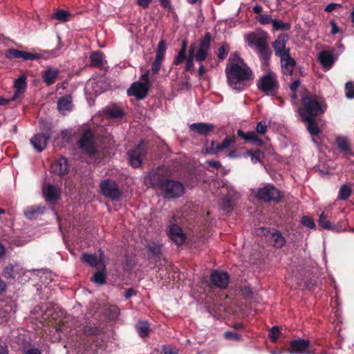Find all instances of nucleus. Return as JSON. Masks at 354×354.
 I'll use <instances>...</instances> for the list:
<instances>
[{
  "label": "nucleus",
  "instance_id": "62",
  "mask_svg": "<svg viewBox=\"0 0 354 354\" xmlns=\"http://www.w3.org/2000/svg\"><path fill=\"white\" fill-rule=\"evenodd\" d=\"M237 61L239 63L243 64V59L238 55L237 53H234L231 55L229 59V63Z\"/></svg>",
  "mask_w": 354,
  "mask_h": 354
},
{
  "label": "nucleus",
  "instance_id": "55",
  "mask_svg": "<svg viewBox=\"0 0 354 354\" xmlns=\"http://www.w3.org/2000/svg\"><path fill=\"white\" fill-rule=\"evenodd\" d=\"M220 143L212 140L211 142L210 146L206 147V152L209 154H217L220 152V149H217V147Z\"/></svg>",
  "mask_w": 354,
  "mask_h": 354
},
{
  "label": "nucleus",
  "instance_id": "12",
  "mask_svg": "<svg viewBox=\"0 0 354 354\" xmlns=\"http://www.w3.org/2000/svg\"><path fill=\"white\" fill-rule=\"evenodd\" d=\"M288 351L290 354H313L310 349V342L306 339L298 338L290 340Z\"/></svg>",
  "mask_w": 354,
  "mask_h": 354
},
{
  "label": "nucleus",
  "instance_id": "16",
  "mask_svg": "<svg viewBox=\"0 0 354 354\" xmlns=\"http://www.w3.org/2000/svg\"><path fill=\"white\" fill-rule=\"evenodd\" d=\"M150 88L141 82H135L127 90V94L136 97L138 100H143L147 97Z\"/></svg>",
  "mask_w": 354,
  "mask_h": 354
},
{
  "label": "nucleus",
  "instance_id": "53",
  "mask_svg": "<svg viewBox=\"0 0 354 354\" xmlns=\"http://www.w3.org/2000/svg\"><path fill=\"white\" fill-rule=\"evenodd\" d=\"M280 330L279 326H274L269 331V335L273 342H276L279 337Z\"/></svg>",
  "mask_w": 354,
  "mask_h": 354
},
{
  "label": "nucleus",
  "instance_id": "52",
  "mask_svg": "<svg viewBox=\"0 0 354 354\" xmlns=\"http://www.w3.org/2000/svg\"><path fill=\"white\" fill-rule=\"evenodd\" d=\"M301 223L303 225L310 229L315 228V224L313 219L308 216H303L301 219Z\"/></svg>",
  "mask_w": 354,
  "mask_h": 354
},
{
  "label": "nucleus",
  "instance_id": "24",
  "mask_svg": "<svg viewBox=\"0 0 354 354\" xmlns=\"http://www.w3.org/2000/svg\"><path fill=\"white\" fill-rule=\"evenodd\" d=\"M26 86V77L25 76L21 75L15 80L14 84L15 93L13 96L9 99L10 102L19 98L24 93Z\"/></svg>",
  "mask_w": 354,
  "mask_h": 354
},
{
  "label": "nucleus",
  "instance_id": "33",
  "mask_svg": "<svg viewBox=\"0 0 354 354\" xmlns=\"http://www.w3.org/2000/svg\"><path fill=\"white\" fill-rule=\"evenodd\" d=\"M281 67L283 72L286 75H292L296 62L294 58L290 56V54L287 57H283V59H281Z\"/></svg>",
  "mask_w": 354,
  "mask_h": 354
},
{
  "label": "nucleus",
  "instance_id": "8",
  "mask_svg": "<svg viewBox=\"0 0 354 354\" xmlns=\"http://www.w3.org/2000/svg\"><path fill=\"white\" fill-rule=\"evenodd\" d=\"M52 136V127L46 124L41 133L34 135L30 139V143L37 152H41L46 147L48 141Z\"/></svg>",
  "mask_w": 354,
  "mask_h": 354
},
{
  "label": "nucleus",
  "instance_id": "27",
  "mask_svg": "<svg viewBox=\"0 0 354 354\" xmlns=\"http://www.w3.org/2000/svg\"><path fill=\"white\" fill-rule=\"evenodd\" d=\"M59 73L60 71L58 68L48 67L42 72L43 81L47 86H50L55 82Z\"/></svg>",
  "mask_w": 354,
  "mask_h": 354
},
{
  "label": "nucleus",
  "instance_id": "49",
  "mask_svg": "<svg viewBox=\"0 0 354 354\" xmlns=\"http://www.w3.org/2000/svg\"><path fill=\"white\" fill-rule=\"evenodd\" d=\"M346 97L348 99L354 98V82L349 81L345 84Z\"/></svg>",
  "mask_w": 354,
  "mask_h": 354
},
{
  "label": "nucleus",
  "instance_id": "35",
  "mask_svg": "<svg viewBox=\"0 0 354 354\" xmlns=\"http://www.w3.org/2000/svg\"><path fill=\"white\" fill-rule=\"evenodd\" d=\"M319 59L321 64L325 68H330L334 63V57L332 53L324 50L319 53Z\"/></svg>",
  "mask_w": 354,
  "mask_h": 354
},
{
  "label": "nucleus",
  "instance_id": "36",
  "mask_svg": "<svg viewBox=\"0 0 354 354\" xmlns=\"http://www.w3.org/2000/svg\"><path fill=\"white\" fill-rule=\"evenodd\" d=\"M82 261L92 268H95L97 266H102V263H104L102 261H99L96 255L88 253L82 254Z\"/></svg>",
  "mask_w": 354,
  "mask_h": 354
},
{
  "label": "nucleus",
  "instance_id": "38",
  "mask_svg": "<svg viewBox=\"0 0 354 354\" xmlns=\"http://www.w3.org/2000/svg\"><path fill=\"white\" fill-rule=\"evenodd\" d=\"M257 52L262 63L263 64H266L270 60V57L272 55V51L269 48L268 44H267L265 46L257 49Z\"/></svg>",
  "mask_w": 354,
  "mask_h": 354
},
{
  "label": "nucleus",
  "instance_id": "6",
  "mask_svg": "<svg viewBox=\"0 0 354 354\" xmlns=\"http://www.w3.org/2000/svg\"><path fill=\"white\" fill-rule=\"evenodd\" d=\"M160 191L165 198H177L184 194L185 187L180 181L168 178Z\"/></svg>",
  "mask_w": 354,
  "mask_h": 354
},
{
  "label": "nucleus",
  "instance_id": "47",
  "mask_svg": "<svg viewBox=\"0 0 354 354\" xmlns=\"http://www.w3.org/2000/svg\"><path fill=\"white\" fill-rule=\"evenodd\" d=\"M101 330L97 326L86 325L84 328V333L88 336H97L100 335Z\"/></svg>",
  "mask_w": 354,
  "mask_h": 354
},
{
  "label": "nucleus",
  "instance_id": "17",
  "mask_svg": "<svg viewBox=\"0 0 354 354\" xmlns=\"http://www.w3.org/2000/svg\"><path fill=\"white\" fill-rule=\"evenodd\" d=\"M168 236L178 245H183L187 239L186 234L183 232V229L175 223L170 225Z\"/></svg>",
  "mask_w": 354,
  "mask_h": 354
},
{
  "label": "nucleus",
  "instance_id": "20",
  "mask_svg": "<svg viewBox=\"0 0 354 354\" xmlns=\"http://www.w3.org/2000/svg\"><path fill=\"white\" fill-rule=\"evenodd\" d=\"M246 40L248 45L250 48L255 47L257 50L268 44V37L266 34L260 35L252 32L247 36Z\"/></svg>",
  "mask_w": 354,
  "mask_h": 354
},
{
  "label": "nucleus",
  "instance_id": "43",
  "mask_svg": "<svg viewBox=\"0 0 354 354\" xmlns=\"http://www.w3.org/2000/svg\"><path fill=\"white\" fill-rule=\"evenodd\" d=\"M44 209V207L30 206L28 207L24 212V215L27 218L32 219L36 214H41Z\"/></svg>",
  "mask_w": 354,
  "mask_h": 354
},
{
  "label": "nucleus",
  "instance_id": "51",
  "mask_svg": "<svg viewBox=\"0 0 354 354\" xmlns=\"http://www.w3.org/2000/svg\"><path fill=\"white\" fill-rule=\"evenodd\" d=\"M241 292L242 296L245 299H252L253 298L254 292L252 288L250 286H243L241 288Z\"/></svg>",
  "mask_w": 354,
  "mask_h": 354
},
{
  "label": "nucleus",
  "instance_id": "21",
  "mask_svg": "<svg viewBox=\"0 0 354 354\" xmlns=\"http://www.w3.org/2000/svg\"><path fill=\"white\" fill-rule=\"evenodd\" d=\"M51 171L59 176H64L69 171V165L66 158L61 157L57 159L51 165Z\"/></svg>",
  "mask_w": 354,
  "mask_h": 354
},
{
  "label": "nucleus",
  "instance_id": "10",
  "mask_svg": "<svg viewBox=\"0 0 354 354\" xmlns=\"http://www.w3.org/2000/svg\"><path fill=\"white\" fill-rule=\"evenodd\" d=\"M78 145L80 149L91 156L97 154V149L94 142V135L90 129L83 132L78 141Z\"/></svg>",
  "mask_w": 354,
  "mask_h": 354
},
{
  "label": "nucleus",
  "instance_id": "15",
  "mask_svg": "<svg viewBox=\"0 0 354 354\" xmlns=\"http://www.w3.org/2000/svg\"><path fill=\"white\" fill-rule=\"evenodd\" d=\"M8 59H22L23 60L39 59L41 55L39 53H31L24 50H20L15 48H9L5 53Z\"/></svg>",
  "mask_w": 354,
  "mask_h": 354
},
{
  "label": "nucleus",
  "instance_id": "50",
  "mask_svg": "<svg viewBox=\"0 0 354 354\" xmlns=\"http://www.w3.org/2000/svg\"><path fill=\"white\" fill-rule=\"evenodd\" d=\"M221 207L223 210L230 212L232 209V201L229 197H224L221 199Z\"/></svg>",
  "mask_w": 354,
  "mask_h": 354
},
{
  "label": "nucleus",
  "instance_id": "2",
  "mask_svg": "<svg viewBox=\"0 0 354 354\" xmlns=\"http://www.w3.org/2000/svg\"><path fill=\"white\" fill-rule=\"evenodd\" d=\"M225 73L228 84L238 91L243 89L244 82L254 78L252 70L245 64L242 66L239 63H229L225 68Z\"/></svg>",
  "mask_w": 354,
  "mask_h": 354
},
{
  "label": "nucleus",
  "instance_id": "37",
  "mask_svg": "<svg viewBox=\"0 0 354 354\" xmlns=\"http://www.w3.org/2000/svg\"><path fill=\"white\" fill-rule=\"evenodd\" d=\"M136 330L141 337H148L151 331L149 323L147 321L138 322L136 325Z\"/></svg>",
  "mask_w": 354,
  "mask_h": 354
},
{
  "label": "nucleus",
  "instance_id": "61",
  "mask_svg": "<svg viewBox=\"0 0 354 354\" xmlns=\"http://www.w3.org/2000/svg\"><path fill=\"white\" fill-rule=\"evenodd\" d=\"M194 58H192L191 57L187 58L186 63H185V71L191 72V71H193V68H194Z\"/></svg>",
  "mask_w": 354,
  "mask_h": 354
},
{
  "label": "nucleus",
  "instance_id": "44",
  "mask_svg": "<svg viewBox=\"0 0 354 354\" xmlns=\"http://www.w3.org/2000/svg\"><path fill=\"white\" fill-rule=\"evenodd\" d=\"M352 194L351 187L347 185H342L338 193V198L342 201H346Z\"/></svg>",
  "mask_w": 354,
  "mask_h": 354
},
{
  "label": "nucleus",
  "instance_id": "32",
  "mask_svg": "<svg viewBox=\"0 0 354 354\" xmlns=\"http://www.w3.org/2000/svg\"><path fill=\"white\" fill-rule=\"evenodd\" d=\"M101 270H97L93 275L91 281L95 283L103 286L106 283V268L104 263H102Z\"/></svg>",
  "mask_w": 354,
  "mask_h": 354
},
{
  "label": "nucleus",
  "instance_id": "30",
  "mask_svg": "<svg viewBox=\"0 0 354 354\" xmlns=\"http://www.w3.org/2000/svg\"><path fill=\"white\" fill-rule=\"evenodd\" d=\"M46 315L48 317H50L51 320L50 322H52V325L54 326L56 325V322H58L66 316V313L62 308L56 307L53 311L48 310Z\"/></svg>",
  "mask_w": 354,
  "mask_h": 354
},
{
  "label": "nucleus",
  "instance_id": "63",
  "mask_svg": "<svg viewBox=\"0 0 354 354\" xmlns=\"http://www.w3.org/2000/svg\"><path fill=\"white\" fill-rule=\"evenodd\" d=\"M166 51V42L162 39L159 41L156 52L165 53Z\"/></svg>",
  "mask_w": 354,
  "mask_h": 354
},
{
  "label": "nucleus",
  "instance_id": "45",
  "mask_svg": "<svg viewBox=\"0 0 354 354\" xmlns=\"http://www.w3.org/2000/svg\"><path fill=\"white\" fill-rule=\"evenodd\" d=\"M247 153L250 156L251 161L253 163H257L260 162L265 156L264 152L261 151L259 149H257L254 151H248Z\"/></svg>",
  "mask_w": 354,
  "mask_h": 354
},
{
  "label": "nucleus",
  "instance_id": "39",
  "mask_svg": "<svg viewBox=\"0 0 354 354\" xmlns=\"http://www.w3.org/2000/svg\"><path fill=\"white\" fill-rule=\"evenodd\" d=\"M318 223H319V225L321 226L322 228L326 229V230H330L333 232H340V231L342 230L341 228H333L330 222L328 221L327 216H326L324 214V212H322L320 214L319 220H318Z\"/></svg>",
  "mask_w": 354,
  "mask_h": 354
},
{
  "label": "nucleus",
  "instance_id": "18",
  "mask_svg": "<svg viewBox=\"0 0 354 354\" xmlns=\"http://www.w3.org/2000/svg\"><path fill=\"white\" fill-rule=\"evenodd\" d=\"M229 275L222 271L214 270L210 275L212 284L220 289H225L229 283Z\"/></svg>",
  "mask_w": 354,
  "mask_h": 354
},
{
  "label": "nucleus",
  "instance_id": "41",
  "mask_svg": "<svg viewBox=\"0 0 354 354\" xmlns=\"http://www.w3.org/2000/svg\"><path fill=\"white\" fill-rule=\"evenodd\" d=\"M1 274L6 280H14L16 276L14 266L12 264H8L7 266L3 268Z\"/></svg>",
  "mask_w": 354,
  "mask_h": 354
},
{
  "label": "nucleus",
  "instance_id": "26",
  "mask_svg": "<svg viewBox=\"0 0 354 354\" xmlns=\"http://www.w3.org/2000/svg\"><path fill=\"white\" fill-rule=\"evenodd\" d=\"M270 243L276 248H281L286 243L285 237L282 235L281 232L275 229H272V231L269 230Z\"/></svg>",
  "mask_w": 354,
  "mask_h": 354
},
{
  "label": "nucleus",
  "instance_id": "28",
  "mask_svg": "<svg viewBox=\"0 0 354 354\" xmlns=\"http://www.w3.org/2000/svg\"><path fill=\"white\" fill-rule=\"evenodd\" d=\"M149 253V259H153L155 263L160 261L162 256V245L151 243L146 246Z\"/></svg>",
  "mask_w": 354,
  "mask_h": 354
},
{
  "label": "nucleus",
  "instance_id": "23",
  "mask_svg": "<svg viewBox=\"0 0 354 354\" xmlns=\"http://www.w3.org/2000/svg\"><path fill=\"white\" fill-rule=\"evenodd\" d=\"M214 128L215 127L213 124L204 122L193 123L189 126V129L192 131L202 136L209 135L214 131Z\"/></svg>",
  "mask_w": 354,
  "mask_h": 354
},
{
  "label": "nucleus",
  "instance_id": "31",
  "mask_svg": "<svg viewBox=\"0 0 354 354\" xmlns=\"http://www.w3.org/2000/svg\"><path fill=\"white\" fill-rule=\"evenodd\" d=\"M335 142L341 152L345 154L354 156V153H351V147L346 137L340 136H337L335 138Z\"/></svg>",
  "mask_w": 354,
  "mask_h": 354
},
{
  "label": "nucleus",
  "instance_id": "5",
  "mask_svg": "<svg viewBox=\"0 0 354 354\" xmlns=\"http://www.w3.org/2000/svg\"><path fill=\"white\" fill-rule=\"evenodd\" d=\"M211 40V33L209 32H206L204 37L201 39H200L199 48L196 54H194L196 50V44H191L188 50V57H191L192 58H194L196 61L198 62H202L205 61L207 57L208 52L210 48Z\"/></svg>",
  "mask_w": 354,
  "mask_h": 354
},
{
  "label": "nucleus",
  "instance_id": "29",
  "mask_svg": "<svg viewBox=\"0 0 354 354\" xmlns=\"http://www.w3.org/2000/svg\"><path fill=\"white\" fill-rule=\"evenodd\" d=\"M104 58L105 57L103 53L99 50L92 52L90 55V66L95 68L102 67L104 64L106 63V61L104 59Z\"/></svg>",
  "mask_w": 354,
  "mask_h": 354
},
{
  "label": "nucleus",
  "instance_id": "25",
  "mask_svg": "<svg viewBox=\"0 0 354 354\" xmlns=\"http://www.w3.org/2000/svg\"><path fill=\"white\" fill-rule=\"evenodd\" d=\"M237 135L239 137L244 140L246 143H252L259 146H262L263 142L262 139L259 138L254 131H248L245 133L241 129L237 131Z\"/></svg>",
  "mask_w": 354,
  "mask_h": 354
},
{
  "label": "nucleus",
  "instance_id": "48",
  "mask_svg": "<svg viewBox=\"0 0 354 354\" xmlns=\"http://www.w3.org/2000/svg\"><path fill=\"white\" fill-rule=\"evenodd\" d=\"M230 47L226 43L223 44L218 49L217 56L220 60H223L227 57Z\"/></svg>",
  "mask_w": 354,
  "mask_h": 354
},
{
  "label": "nucleus",
  "instance_id": "64",
  "mask_svg": "<svg viewBox=\"0 0 354 354\" xmlns=\"http://www.w3.org/2000/svg\"><path fill=\"white\" fill-rule=\"evenodd\" d=\"M161 67V63L153 61L151 64V71L153 74H158Z\"/></svg>",
  "mask_w": 354,
  "mask_h": 354
},
{
  "label": "nucleus",
  "instance_id": "34",
  "mask_svg": "<svg viewBox=\"0 0 354 354\" xmlns=\"http://www.w3.org/2000/svg\"><path fill=\"white\" fill-rule=\"evenodd\" d=\"M316 118H312L310 120H301L303 122L307 123L306 129L311 136L319 137L322 133V130L318 127V123L315 120Z\"/></svg>",
  "mask_w": 354,
  "mask_h": 354
},
{
  "label": "nucleus",
  "instance_id": "1",
  "mask_svg": "<svg viewBox=\"0 0 354 354\" xmlns=\"http://www.w3.org/2000/svg\"><path fill=\"white\" fill-rule=\"evenodd\" d=\"M326 109L327 104L323 97L306 90L301 95V106L297 112L301 120H310L321 116Z\"/></svg>",
  "mask_w": 354,
  "mask_h": 354
},
{
  "label": "nucleus",
  "instance_id": "40",
  "mask_svg": "<svg viewBox=\"0 0 354 354\" xmlns=\"http://www.w3.org/2000/svg\"><path fill=\"white\" fill-rule=\"evenodd\" d=\"M72 14L65 10H57L52 16L53 19H56L62 22H67L71 20Z\"/></svg>",
  "mask_w": 354,
  "mask_h": 354
},
{
  "label": "nucleus",
  "instance_id": "42",
  "mask_svg": "<svg viewBox=\"0 0 354 354\" xmlns=\"http://www.w3.org/2000/svg\"><path fill=\"white\" fill-rule=\"evenodd\" d=\"M236 140L233 136H227L223 141L217 147V149L222 151L225 149H229L235 144Z\"/></svg>",
  "mask_w": 354,
  "mask_h": 354
},
{
  "label": "nucleus",
  "instance_id": "54",
  "mask_svg": "<svg viewBox=\"0 0 354 354\" xmlns=\"http://www.w3.org/2000/svg\"><path fill=\"white\" fill-rule=\"evenodd\" d=\"M257 19L259 23L263 25L269 24L270 23L272 24L274 20L271 15L265 14H260Z\"/></svg>",
  "mask_w": 354,
  "mask_h": 354
},
{
  "label": "nucleus",
  "instance_id": "56",
  "mask_svg": "<svg viewBox=\"0 0 354 354\" xmlns=\"http://www.w3.org/2000/svg\"><path fill=\"white\" fill-rule=\"evenodd\" d=\"M268 129V125L266 121H260L257 123L256 127V131L258 133L263 135L266 133Z\"/></svg>",
  "mask_w": 354,
  "mask_h": 354
},
{
  "label": "nucleus",
  "instance_id": "7",
  "mask_svg": "<svg viewBox=\"0 0 354 354\" xmlns=\"http://www.w3.org/2000/svg\"><path fill=\"white\" fill-rule=\"evenodd\" d=\"M282 196L281 191L270 184L259 188L257 192V197L259 200L267 203L275 202L278 203L281 201Z\"/></svg>",
  "mask_w": 354,
  "mask_h": 354
},
{
  "label": "nucleus",
  "instance_id": "13",
  "mask_svg": "<svg viewBox=\"0 0 354 354\" xmlns=\"http://www.w3.org/2000/svg\"><path fill=\"white\" fill-rule=\"evenodd\" d=\"M73 326V321L72 317L66 315L62 320L56 322V325L53 327L50 333L55 330L54 335L57 334V336L54 337L55 340H59L62 336H66L71 331Z\"/></svg>",
  "mask_w": 354,
  "mask_h": 354
},
{
  "label": "nucleus",
  "instance_id": "46",
  "mask_svg": "<svg viewBox=\"0 0 354 354\" xmlns=\"http://www.w3.org/2000/svg\"><path fill=\"white\" fill-rule=\"evenodd\" d=\"M291 25L288 23H285L279 19H274L272 22V28L274 30H288L290 29Z\"/></svg>",
  "mask_w": 354,
  "mask_h": 354
},
{
  "label": "nucleus",
  "instance_id": "19",
  "mask_svg": "<svg viewBox=\"0 0 354 354\" xmlns=\"http://www.w3.org/2000/svg\"><path fill=\"white\" fill-rule=\"evenodd\" d=\"M42 193L45 201L49 203H54L60 198V191L55 185L46 184L42 188Z\"/></svg>",
  "mask_w": 354,
  "mask_h": 354
},
{
  "label": "nucleus",
  "instance_id": "11",
  "mask_svg": "<svg viewBox=\"0 0 354 354\" xmlns=\"http://www.w3.org/2000/svg\"><path fill=\"white\" fill-rule=\"evenodd\" d=\"M147 146L141 141L134 149L127 153L130 165L134 168H138L142 163V158L147 155Z\"/></svg>",
  "mask_w": 354,
  "mask_h": 354
},
{
  "label": "nucleus",
  "instance_id": "58",
  "mask_svg": "<svg viewBox=\"0 0 354 354\" xmlns=\"http://www.w3.org/2000/svg\"><path fill=\"white\" fill-rule=\"evenodd\" d=\"M224 337H225V338H226L227 339H234V340H236V341H239L241 339V335H239L236 333L232 332V331L225 332Z\"/></svg>",
  "mask_w": 354,
  "mask_h": 354
},
{
  "label": "nucleus",
  "instance_id": "4",
  "mask_svg": "<svg viewBox=\"0 0 354 354\" xmlns=\"http://www.w3.org/2000/svg\"><path fill=\"white\" fill-rule=\"evenodd\" d=\"M257 86L259 91L271 96L276 95L279 88L277 77L271 71L261 77L257 82Z\"/></svg>",
  "mask_w": 354,
  "mask_h": 354
},
{
  "label": "nucleus",
  "instance_id": "3",
  "mask_svg": "<svg viewBox=\"0 0 354 354\" xmlns=\"http://www.w3.org/2000/svg\"><path fill=\"white\" fill-rule=\"evenodd\" d=\"M168 178V171L165 167L158 166L149 171L145 177V184L149 187L160 190Z\"/></svg>",
  "mask_w": 354,
  "mask_h": 354
},
{
  "label": "nucleus",
  "instance_id": "22",
  "mask_svg": "<svg viewBox=\"0 0 354 354\" xmlns=\"http://www.w3.org/2000/svg\"><path fill=\"white\" fill-rule=\"evenodd\" d=\"M73 109V97L68 94L61 97L57 101V109L62 115L71 111Z\"/></svg>",
  "mask_w": 354,
  "mask_h": 354
},
{
  "label": "nucleus",
  "instance_id": "14",
  "mask_svg": "<svg viewBox=\"0 0 354 354\" xmlns=\"http://www.w3.org/2000/svg\"><path fill=\"white\" fill-rule=\"evenodd\" d=\"M288 41V35L286 33H281L272 44L275 55L279 57L281 59L283 57H287L290 54V48H286Z\"/></svg>",
  "mask_w": 354,
  "mask_h": 354
},
{
  "label": "nucleus",
  "instance_id": "59",
  "mask_svg": "<svg viewBox=\"0 0 354 354\" xmlns=\"http://www.w3.org/2000/svg\"><path fill=\"white\" fill-rule=\"evenodd\" d=\"M186 53H184L183 51H179L178 53V55L176 57L174 64L178 66L183 63L184 60L186 59Z\"/></svg>",
  "mask_w": 354,
  "mask_h": 354
},
{
  "label": "nucleus",
  "instance_id": "9",
  "mask_svg": "<svg viewBox=\"0 0 354 354\" xmlns=\"http://www.w3.org/2000/svg\"><path fill=\"white\" fill-rule=\"evenodd\" d=\"M100 188L102 195L113 201L118 200L122 194L118 184L109 178L102 180L100 183Z\"/></svg>",
  "mask_w": 354,
  "mask_h": 354
},
{
  "label": "nucleus",
  "instance_id": "57",
  "mask_svg": "<svg viewBox=\"0 0 354 354\" xmlns=\"http://www.w3.org/2000/svg\"><path fill=\"white\" fill-rule=\"evenodd\" d=\"M108 115L112 118H120L124 115V112L121 109H112L108 111Z\"/></svg>",
  "mask_w": 354,
  "mask_h": 354
},
{
  "label": "nucleus",
  "instance_id": "60",
  "mask_svg": "<svg viewBox=\"0 0 354 354\" xmlns=\"http://www.w3.org/2000/svg\"><path fill=\"white\" fill-rule=\"evenodd\" d=\"M149 74H150V71L149 70H147L142 75H141V80H142V83L151 87V83L150 82V80H149Z\"/></svg>",
  "mask_w": 354,
  "mask_h": 354
}]
</instances>
